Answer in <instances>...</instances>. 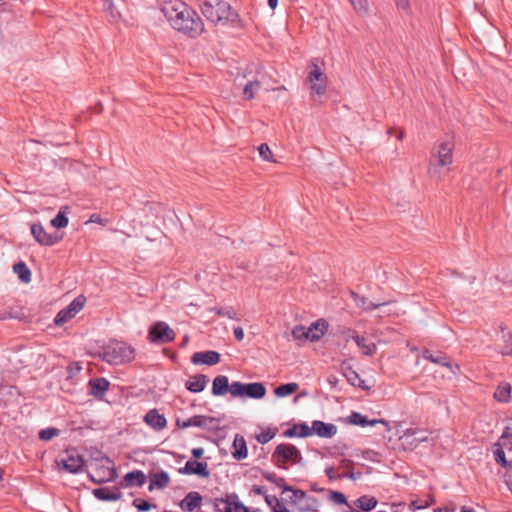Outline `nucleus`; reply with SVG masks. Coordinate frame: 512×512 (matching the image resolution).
I'll use <instances>...</instances> for the list:
<instances>
[{
    "label": "nucleus",
    "instance_id": "obj_1",
    "mask_svg": "<svg viewBox=\"0 0 512 512\" xmlns=\"http://www.w3.org/2000/svg\"><path fill=\"white\" fill-rule=\"evenodd\" d=\"M162 14L173 29L191 38L200 36L204 31L200 16L181 0H164Z\"/></svg>",
    "mask_w": 512,
    "mask_h": 512
},
{
    "label": "nucleus",
    "instance_id": "obj_2",
    "mask_svg": "<svg viewBox=\"0 0 512 512\" xmlns=\"http://www.w3.org/2000/svg\"><path fill=\"white\" fill-rule=\"evenodd\" d=\"M203 15L212 23L234 22L238 15L223 0H204L201 6Z\"/></svg>",
    "mask_w": 512,
    "mask_h": 512
},
{
    "label": "nucleus",
    "instance_id": "obj_3",
    "mask_svg": "<svg viewBox=\"0 0 512 512\" xmlns=\"http://www.w3.org/2000/svg\"><path fill=\"white\" fill-rule=\"evenodd\" d=\"M101 357L110 364H124L134 359V349L125 342L112 341L103 347Z\"/></svg>",
    "mask_w": 512,
    "mask_h": 512
},
{
    "label": "nucleus",
    "instance_id": "obj_4",
    "mask_svg": "<svg viewBox=\"0 0 512 512\" xmlns=\"http://www.w3.org/2000/svg\"><path fill=\"white\" fill-rule=\"evenodd\" d=\"M278 467L287 469V464H299L302 461L301 452L292 444L281 443L272 455Z\"/></svg>",
    "mask_w": 512,
    "mask_h": 512
},
{
    "label": "nucleus",
    "instance_id": "obj_5",
    "mask_svg": "<svg viewBox=\"0 0 512 512\" xmlns=\"http://www.w3.org/2000/svg\"><path fill=\"white\" fill-rule=\"evenodd\" d=\"M230 394L233 397H249L261 399L266 394L265 386L260 382L244 384L241 382H232L230 385Z\"/></svg>",
    "mask_w": 512,
    "mask_h": 512
},
{
    "label": "nucleus",
    "instance_id": "obj_6",
    "mask_svg": "<svg viewBox=\"0 0 512 512\" xmlns=\"http://www.w3.org/2000/svg\"><path fill=\"white\" fill-rule=\"evenodd\" d=\"M308 81L311 84V98L314 102H317L318 98L326 92L327 78L315 62L310 65Z\"/></svg>",
    "mask_w": 512,
    "mask_h": 512
},
{
    "label": "nucleus",
    "instance_id": "obj_7",
    "mask_svg": "<svg viewBox=\"0 0 512 512\" xmlns=\"http://www.w3.org/2000/svg\"><path fill=\"white\" fill-rule=\"evenodd\" d=\"M221 419L208 415H195L183 421L177 420V426L182 429L198 427L207 431H216L220 428Z\"/></svg>",
    "mask_w": 512,
    "mask_h": 512
},
{
    "label": "nucleus",
    "instance_id": "obj_8",
    "mask_svg": "<svg viewBox=\"0 0 512 512\" xmlns=\"http://www.w3.org/2000/svg\"><path fill=\"white\" fill-rule=\"evenodd\" d=\"M284 490L293 493L291 503L299 512H313L318 510L319 501L315 497L306 494L303 490L293 489L288 486L284 487Z\"/></svg>",
    "mask_w": 512,
    "mask_h": 512
},
{
    "label": "nucleus",
    "instance_id": "obj_9",
    "mask_svg": "<svg viewBox=\"0 0 512 512\" xmlns=\"http://www.w3.org/2000/svg\"><path fill=\"white\" fill-rule=\"evenodd\" d=\"M56 463L71 474L79 473L84 466V460L75 448L66 449L56 460Z\"/></svg>",
    "mask_w": 512,
    "mask_h": 512
},
{
    "label": "nucleus",
    "instance_id": "obj_10",
    "mask_svg": "<svg viewBox=\"0 0 512 512\" xmlns=\"http://www.w3.org/2000/svg\"><path fill=\"white\" fill-rule=\"evenodd\" d=\"M496 446L495 461L503 467H512V436L504 431Z\"/></svg>",
    "mask_w": 512,
    "mask_h": 512
},
{
    "label": "nucleus",
    "instance_id": "obj_11",
    "mask_svg": "<svg viewBox=\"0 0 512 512\" xmlns=\"http://www.w3.org/2000/svg\"><path fill=\"white\" fill-rule=\"evenodd\" d=\"M85 304L84 296L76 297L66 308L60 310L55 319L54 323L57 326H61L70 319H72L77 313H79Z\"/></svg>",
    "mask_w": 512,
    "mask_h": 512
},
{
    "label": "nucleus",
    "instance_id": "obj_12",
    "mask_svg": "<svg viewBox=\"0 0 512 512\" xmlns=\"http://www.w3.org/2000/svg\"><path fill=\"white\" fill-rule=\"evenodd\" d=\"M31 234L35 241L42 246H53L62 240L59 233H48L41 223H33L31 225Z\"/></svg>",
    "mask_w": 512,
    "mask_h": 512
},
{
    "label": "nucleus",
    "instance_id": "obj_13",
    "mask_svg": "<svg viewBox=\"0 0 512 512\" xmlns=\"http://www.w3.org/2000/svg\"><path fill=\"white\" fill-rule=\"evenodd\" d=\"M214 508L217 512H248V508L240 502L236 495L215 499Z\"/></svg>",
    "mask_w": 512,
    "mask_h": 512
},
{
    "label": "nucleus",
    "instance_id": "obj_14",
    "mask_svg": "<svg viewBox=\"0 0 512 512\" xmlns=\"http://www.w3.org/2000/svg\"><path fill=\"white\" fill-rule=\"evenodd\" d=\"M451 165L445 160L430 155L427 170L429 178L436 182L443 180L448 175Z\"/></svg>",
    "mask_w": 512,
    "mask_h": 512
},
{
    "label": "nucleus",
    "instance_id": "obj_15",
    "mask_svg": "<svg viewBox=\"0 0 512 512\" xmlns=\"http://www.w3.org/2000/svg\"><path fill=\"white\" fill-rule=\"evenodd\" d=\"M264 86L266 90L270 89V86L267 82V76L263 71H257L256 75L249 79L243 88V95L246 100H251L254 98L256 92L260 90V88Z\"/></svg>",
    "mask_w": 512,
    "mask_h": 512
},
{
    "label": "nucleus",
    "instance_id": "obj_16",
    "mask_svg": "<svg viewBox=\"0 0 512 512\" xmlns=\"http://www.w3.org/2000/svg\"><path fill=\"white\" fill-rule=\"evenodd\" d=\"M454 141L450 138L440 140L432 149V156L453 163Z\"/></svg>",
    "mask_w": 512,
    "mask_h": 512
},
{
    "label": "nucleus",
    "instance_id": "obj_17",
    "mask_svg": "<svg viewBox=\"0 0 512 512\" xmlns=\"http://www.w3.org/2000/svg\"><path fill=\"white\" fill-rule=\"evenodd\" d=\"M402 445L405 448L413 449L418 446L420 442L427 441V437L422 435V432L415 429H407L399 437Z\"/></svg>",
    "mask_w": 512,
    "mask_h": 512
},
{
    "label": "nucleus",
    "instance_id": "obj_18",
    "mask_svg": "<svg viewBox=\"0 0 512 512\" xmlns=\"http://www.w3.org/2000/svg\"><path fill=\"white\" fill-rule=\"evenodd\" d=\"M179 471L181 473L198 475L204 478H207L210 475L207 463L199 462L196 460L187 461L185 466L181 468Z\"/></svg>",
    "mask_w": 512,
    "mask_h": 512
},
{
    "label": "nucleus",
    "instance_id": "obj_19",
    "mask_svg": "<svg viewBox=\"0 0 512 512\" xmlns=\"http://www.w3.org/2000/svg\"><path fill=\"white\" fill-rule=\"evenodd\" d=\"M313 434L322 438H332L336 435L338 429L337 426L332 423H325L320 420L312 422Z\"/></svg>",
    "mask_w": 512,
    "mask_h": 512
},
{
    "label": "nucleus",
    "instance_id": "obj_20",
    "mask_svg": "<svg viewBox=\"0 0 512 512\" xmlns=\"http://www.w3.org/2000/svg\"><path fill=\"white\" fill-rule=\"evenodd\" d=\"M191 361L195 365H215L220 361V354L216 351L196 352Z\"/></svg>",
    "mask_w": 512,
    "mask_h": 512
},
{
    "label": "nucleus",
    "instance_id": "obj_21",
    "mask_svg": "<svg viewBox=\"0 0 512 512\" xmlns=\"http://www.w3.org/2000/svg\"><path fill=\"white\" fill-rule=\"evenodd\" d=\"M348 422L350 424L361 426V427H365L367 425L375 426L376 424H383L388 429H390L389 424L386 420H384V419L368 420L367 417L363 416L362 414H360L358 412L351 413V415L348 417Z\"/></svg>",
    "mask_w": 512,
    "mask_h": 512
},
{
    "label": "nucleus",
    "instance_id": "obj_22",
    "mask_svg": "<svg viewBox=\"0 0 512 512\" xmlns=\"http://www.w3.org/2000/svg\"><path fill=\"white\" fill-rule=\"evenodd\" d=\"M146 483V475L139 470L127 473L121 481L123 487H141Z\"/></svg>",
    "mask_w": 512,
    "mask_h": 512
},
{
    "label": "nucleus",
    "instance_id": "obj_23",
    "mask_svg": "<svg viewBox=\"0 0 512 512\" xmlns=\"http://www.w3.org/2000/svg\"><path fill=\"white\" fill-rule=\"evenodd\" d=\"M202 496L198 492L188 493L180 503V507L184 511L193 512L200 507Z\"/></svg>",
    "mask_w": 512,
    "mask_h": 512
},
{
    "label": "nucleus",
    "instance_id": "obj_24",
    "mask_svg": "<svg viewBox=\"0 0 512 512\" xmlns=\"http://www.w3.org/2000/svg\"><path fill=\"white\" fill-rule=\"evenodd\" d=\"M90 393L98 398L102 399L109 388V381L105 378H95L89 381Z\"/></svg>",
    "mask_w": 512,
    "mask_h": 512
},
{
    "label": "nucleus",
    "instance_id": "obj_25",
    "mask_svg": "<svg viewBox=\"0 0 512 512\" xmlns=\"http://www.w3.org/2000/svg\"><path fill=\"white\" fill-rule=\"evenodd\" d=\"M116 476V471L112 467L102 468L96 471L95 474H89V478L96 484L112 481Z\"/></svg>",
    "mask_w": 512,
    "mask_h": 512
},
{
    "label": "nucleus",
    "instance_id": "obj_26",
    "mask_svg": "<svg viewBox=\"0 0 512 512\" xmlns=\"http://www.w3.org/2000/svg\"><path fill=\"white\" fill-rule=\"evenodd\" d=\"M306 329L308 339L311 341H317L325 334L327 330V323L324 320H318Z\"/></svg>",
    "mask_w": 512,
    "mask_h": 512
},
{
    "label": "nucleus",
    "instance_id": "obj_27",
    "mask_svg": "<svg viewBox=\"0 0 512 512\" xmlns=\"http://www.w3.org/2000/svg\"><path fill=\"white\" fill-rule=\"evenodd\" d=\"M208 381L209 380H208L207 376L202 375V374L196 375L194 377H191L186 382V388L193 393H199L205 389Z\"/></svg>",
    "mask_w": 512,
    "mask_h": 512
},
{
    "label": "nucleus",
    "instance_id": "obj_28",
    "mask_svg": "<svg viewBox=\"0 0 512 512\" xmlns=\"http://www.w3.org/2000/svg\"><path fill=\"white\" fill-rule=\"evenodd\" d=\"M93 495L101 501H115L121 498V493L113 491L109 487H101L93 490Z\"/></svg>",
    "mask_w": 512,
    "mask_h": 512
},
{
    "label": "nucleus",
    "instance_id": "obj_29",
    "mask_svg": "<svg viewBox=\"0 0 512 512\" xmlns=\"http://www.w3.org/2000/svg\"><path fill=\"white\" fill-rule=\"evenodd\" d=\"M230 385L226 376L220 375L213 380L212 393L216 396L230 392Z\"/></svg>",
    "mask_w": 512,
    "mask_h": 512
},
{
    "label": "nucleus",
    "instance_id": "obj_30",
    "mask_svg": "<svg viewBox=\"0 0 512 512\" xmlns=\"http://www.w3.org/2000/svg\"><path fill=\"white\" fill-rule=\"evenodd\" d=\"M494 398L498 402L510 401L512 399L511 385L507 382L500 383L494 392Z\"/></svg>",
    "mask_w": 512,
    "mask_h": 512
},
{
    "label": "nucleus",
    "instance_id": "obj_31",
    "mask_svg": "<svg viewBox=\"0 0 512 512\" xmlns=\"http://www.w3.org/2000/svg\"><path fill=\"white\" fill-rule=\"evenodd\" d=\"M377 499L372 496L363 495L354 501V506L362 511H372L377 506Z\"/></svg>",
    "mask_w": 512,
    "mask_h": 512
},
{
    "label": "nucleus",
    "instance_id": "obj_32",
    "mask_svg": "<svg viewBox=\"0 0 512 512\" xmlns=\"http://www.w3.org/2000/svg\"><path fill=\"white\" fill-rule=\"evenodd\" d=\"M233 448L234 451L232 452V455L237 460H242L247 457V447L246 442L242 436H235L234 442H233Z\"/></svg>",
    "mask_w": 512,
    "mask_h": 512
},
{
    "label": "nucleus",
    "instance_id": "obj_33",
    "mask_svg": "<svg viewBox=\"0 0 512 512\" xmlns=\"http://www.w3.org/2000/svg\"><path fill=\"white\" fill-rule=\"evenodd\" d=\"M355 304L362 308L363 310H366V311H369V310H372V309H378L380 307H383L386 305V303H373L372 301L368 300L367 298L365 297H362L360 295H358L357 293L355 292H352L351 294Z\"/></svg>",
    "mask_w": 512,
    "mask_h": 512
},
{
    "label": "nucleus",
    "instance_id": "obj_34",
    "mask_svg": "<svg viewBox=\"0 0 512 512\" xmlns=\"http://www.w3.org/2000/svg\"><path fill=\"white\" fill-rule=\"evenodd\" d=\"M352 339L355 341L357 346L362 350L364 355H373L376 352V344L368 342L364 337L357 334L352 335Z\"/></svg>",
    "mask_w": 512,
    "mask_h": 512
},
{
    "label": "nucleus",
    "instance_id": "obj_35",
    "mask_svg": "<svg viewBox=\"0 0 512 512\" xmlns=\"http://www.w3.org/2000/svg\"><path fill=\"white\" fill-rule=\"evenodd\" d=\"M423 357L426 360H429V361H431L433 363H438V364H441L444 367H447L451 371V373L454 374V375H456L457 371L459 370V367L457 365L453 366L451 363L447 362L446 359L443 356H441V355L434 356L429 351H426L423 354Z\"/></svg>",
    "mask_w": 512,
    "mask_h": 512
},
{
    "label": "nucleus",
    "instance_id": "obj_36",
    "mask_svg": "<svg viewBox=\"0 0 512 512\" xmlns=\"http://www.w3.org/2000/svg\"><path fill=\"white\" fill-rule=\"evenodd\" d=\"M299 389V385L295 382L287 383L278 386L274 393L277 397H287L293 393H295Z\"/></svg>",
    "mask_w": 512,
    "mask_h": 512
},
{
    "label": "nucleus",
    "instance_id": "obj_37",
    "mask_svg": "<svg viewBox=\"0 0 512 512\" xmlns=\"http://www.w3.org/2000/svg\"><path fill=\"white\" fill-rule=\"evenodd\" d=\"M13 270L18 274L20 280L24 283H29L31 281V272L25 263L19 262L13 266Z\"/></svg>",
    "mask_w": 512,
    "mask_h": 512
},
{
    "label": "nucleus",
    "instance_id": "obj_38",
    "mask_svg": "<svg viewBox=\"0 0 512 512\" xmlns=\"http://www.w3.org/2000/svg\"><path fill=\"white\" fill-rule=\"evenodd\" d=\"M144 421L150 427L160 429V413L157 409L150 410L145 416Z\"/></svg>",
    "mask_w": 512,
    "mask_h": 512
},
{
    "label": "nucleus",
    "instance_id": "obj_39",
    "mask_svg": "<svg viewBox=\"0 0 512 512\" xmlns=\"http://www.w3.org/2000/svg\"><path fill=\"white\" fill-rule=\"evenodd\" d=\"M344 376L351 385L365 388V386L363 385L364 381L359 377L358 373L354 371L352 368H347L344 371Z\"/></svg>",
    "mask_w": 512,
    "mask_h": 512
},
{
    "label": "nucleus",
    "instance_id": "obj_40",
    "mask_svg": "<svg viewBox=\"0 0 512 512\" xmlns=\"http://www.w3.org/2000/svg\"><path fill=\"white\" fill-rule=\"evenodd\" d=\"M69 223V219L64 211L60 210L58 214L50 221V224L57 229L65 228Z\"/></svg>",
    "mask_w": 512,
    "mask_h": 512
},
{
    "label": "nucleus",
    "instance_id": "obj_41",
    "mask_svg": "<svg viewBox=\"0 0 512 512\" xmlns=\"http://www.w3.org/2000/svg\"><path fill=\"white\" fill-rule=\"evenodd\" d=\"M352 8L359 14L366 15L369 12L367 0H348Z\"/></svg>",
    "mask_w": 512,
    "mask_h": 512
},
{
    "label": "nucleus",
    "instance_id": "obj_42",
    "mask_svg": "<svg viewBox=\"0 0 512 512\" xmlns=\"http://www.w3.org/2000/svg\"><path fill=\"white\" fill-rule=\"evenodd\" d=\"M258 152L262 160L273 163L276 162L270 147L266 143H263L258 147Z\"/></svg>",
    "mask_w": 512,
    "mask_h": 512
},
{
    "label": "nucleus",
    "instance_id": "obj_43",
    "mask_svg": "<svg viewBox=\"0 0 512 512\" xmlns=\"http://www.w3.org/2000/svg\"><path fill=\"white\" fill-rule=\"evenodd\" d=\"M502 339L508 344L506 350L503 351L504 354L512 355V336L508 331V328L505 325H500Z\"/></svg>",
    "mask_w": 512,
    "mask_h": 512
},
{
    "label": "nucleus",
    "instance_id": "obj_44",
    "mask_svg": "<svg viewBox=\"0 0 512 512\" xmlns=\"http://www.w3.org/2000/svg\"><path fill=\"white\" fill-rule=\"evenodd\" d=\"M213 311H215L221 317H227L232 320H239L236 311L232 307H222L219 309H213Z\"/></svg>",
    "mask_w": 512,
    "mask_h": 512
},
{
    "label": "nucleus",
    "instance_id": "obj_45",
    "mask_svg": "<svg viewBox=\"0 0 512 512\" xmlns=\"http://www.w3.org/2000/svg\"><path fill=\"white\" fill-rule=\"evenodd\" d=\"M59 435L57 428H46L39 432V438L44 441H49Z\"/></svg>",
    "mask_w": 512,
    "mask_h": 512
},
{
    "label": "nucleus",
    "instance_id": "obj_46",
    "mask_svg": "<svg viewBox=\"0 0 512 512\" xmlns=\"http://www.w3.org/2000/svg\"><path fill=\"white\" fill-rule=\"evenodd\" d=\"M175 332L164 322H162V342H170L174 339Z\"/></svg>",
    "mask_w": 512,
    "mask_h": 512
},
{
    "label": "nucleus",
    "instance_id": "obj_47",
    "mask_svg": "<svg viewBox=\"0 0 512 512\" xmlns=\"http://www.w3.org/2000/svg\"><path fill=\"white\" fill-rule=\"evenodd\" d=\"M149 339L151 342L160 340V322H156L149 331Z\"/></svg>",
    "mask_w": 512,
    "mask_h": 512
},
{
    "label": "nucleus",
    "instance_id": "obj_48",
    "mask_svg": "<svg viewBox=\"0 0 512 512\" xmlns=\"http://www.w3.org/2000/svg\"><path fill=\"white\" fill-rule=\"evenodd\" d=\"M330 498H331L332 501H334L337 504H344L346 506L349 505L347 503V499H346L345 495L343 493H341V492L331 491L330 492Z\"/></svg>",
    "mask_w": 512,
    "mask_h": 512
},
{
    "label": "nucleus",
    "instance_id": "obj_49",
    "mask_svg": "<svg viewBox=\"0 0 512 512\" xmlns=\"http://www.w3.org/2000/svg\"><path fill=\"white\" fill-rule=\"evenodd\" d=\"M292 335L295 339H308L307 329L304 326H296L292 330Z\"/></svg>",
    "mask_w": 512,
    "mask_h": 512
},
{
    "label": "nucleus",
    "instance_id": "obj_50",
    "mask_svg": "<svg viewBox=\"0 0 512 512\" xmlns=\"http://www.w3.org/2000/svg\"><path fill=\"white\" fill-rule=\"evenodd\" d=\"M297 427L299 437H307L313 435L312 425L308 426L307 424H300L297 425Z\"/></svg>",
    "mask_w": 512,
    "mask_h": 512
},
{
    "label": "nucleus",
    "instance_id": "obj_51",
    "mask_svg": "<svg viewBox=\"0 0 512 512\" xmlns=\"http://www.w3.org/2000/svg\"><path fill=\"white\" fill-rule=\"evenodd\" d=\"M133 505L138 509L139 512H144L150 509V503L146 500L135 499Z\"/></svg>",
    "mask_w": 512,
    "mask_h": 512
},
{
    "label": "nucleus",
    "instance_id": "obj_52",
    "mask_svg": "<svg viewBox=\"0 0 512 512\" xmlns=\"http://www.w3.org/2000/svg\"><path fill=\"white\" fill-rule=\"evenodd\" d=\"M274 437L273 433L270 432H263L257 436L258 442L265 444L269 442Z\"/></svg>",
    "mask_w": 512,
    "mask_h": 512
},
{
    "label": "nucleus",
    "instance_id": "obj_53",
    "mask_svg": "<svg viewBox=\"0 0 512 512\" xmlns=\"http://www.w3.org/2000/svg\"><path fill=\"white\" fill-rule=\"evenodd\" d=\"M276 505L273 507V512H291L284 505L280 504L277 498H274Z\"/></svg>",
    "mask_w": 512,
    "mask_h": 512
},
{
    "label": "nucleus",
    "instance_id": "obj_54",
    "mask_svg": "<svg viewBox=\"0 0 512 512\" xmlns=\"http://www.w3.org/2000/svg\"><path fill=\"white\" fill-rule=\"evenodd\" d=\"M396 5L399 9L403 11H407L409 9V1L408 0H395Z\"/></svg>",
    "mask_w": 512,
    "mask_h": 512
},
{
    "label": "nucleus",
    "instance_id": "obj_55",
    "mask_svg": "<svg viewBox=\"0 0 512 512\" xmlns=\"http://www.w3.org/2000/svg\"><path fill=\"white\" fill-rule=\"evenodd\" d=\"M326 475L330 480H336L340 478V476L335 473L334 467L332 466L326 469Z\"/></svg>",
    "mask_w": 512,
    "mask_h": 512
},
{
    "label": "nucleus",
    "instance_id": "obj_56",
    "mask_svg": "<svg viewBox=\"0 0 512 512\" xmlns=\"http://www.w3.org/2000/svg\"><path fill=\"white\" fill-rule=\"evenodd\" d=\"M154 486L160 487V473H154L152 476L150 489Z\"/></svg>",
    "mask_w": 512,
    "mask_h": 512
},
{
    "label": "nucleus",
    "instance_id": "obj_57",
    "mask_svg": "<svg viewBox=\"0 0 512 512\" xmlns=\"http://www.w3.org/2000/svg\"><path fill=\"white\" fill-rule=\"evenodd\" d=\"M287 437H295L298 436V427L297 425L293 426L292 428L288 429L284 433Z\"/></svg>",
    "mask_w": 512,
    "mask_h": 512
},
{
    "label": "nucleus",
    "instance_id": "obj_58",
    "mask_svg": "<svg viewBox=\"0 0 512 512\" xmlns=\"http://www.w3.org/2000/svg\"><path fill=\"white\" fill-rule=\"evenodd\" d=\"M234 336H235V338H236L238 341L243 340V338H244V332H243V329H242L241 327H235V328H234Z\"/></svg>",
    "mask_w": 512,
    "mask_h": 512
},
{
    "label": "nucleus",
    "instance_id": "obj_59",
    "mask_svg": "<svg viewBox=\"0 0 512 512\" xmlns=\"http://www.w3.org/2000/svg\"><path fill=\"white\" fill-rule=\"evenodd\" d=\"M191 453H192L194 458L198 459V458L202 457V455L204 454V449L201 448V447L193 448Z\"/></svg>",
    "mask_w": 512,
    "mask_h": 512
},
{
    "label": "nucleus",
    "instance_id": "obj_60",
    "mask_svg": "<svg viewBox=\"0 0 512 512\" xmlns=\"http://www.w3.org/2000/svg\"><path fill=\"white\" fill-rule=\"evenodd\" d=\"M169 482V476L167 473L162 471V487L168 484Z\"/></svg>",
    "mask_w": 512,
    "mask_h": 512
},
{
    "label": "nucleus",
    "instance_id": "obj_61",
    "mask_svg": "<svg viewBox=\"0 0 512 512\" xmlns=\"http://www.w3.org/2000/svg\"><path fill=\"white\" fill-rule=\"evenodd\" d=\"M268 5L271 9H275L278 5V0H268Z\"/></svg>",
    "mask_w": 512,
    "mask_h": 512
},
{
    "label": "nucleus",
    "instance_id": "obj_62",
    "mask_svg": "<svg viewBox=\"0 0 512 512\" xmlns=\"http://www.w3.org/2000/svg\"><path fill=\"white\" fill-rule=\"evenodd\" d=\"M436 512H454V509H450L448 507L438 508Z\"/></svg>",
    "mask_w": 512,
    "mask_h": 512
},
{
    "label": "nucleus",
    "instance_id": "obj_63",
    "mask_svg": "<svg viewBox=\"0 0 512 512\" xmlns=\"http://www.w3.org/2000/svg\"><path fill=\"white\" fill-rule=\"evenodd\" d=\"M505 432L512 436V421L510 424L506 427Z\"/></svg>",
    "mask_w": 512,
    "mask_h": 512
},
{
    "label": "nucleus",
    "instance_id": "obj_64",
    "mask_svg": "<svg viewBox=\"0 0 512 512\" xmlns=\"http://www.w3.org/2000/svg\"><path fill=\"white\" fill-rule=\"evenodd\" d=\"M506 484L510 490V492L512 493V477H510L507 481H506Z\"/></svg>",
    "mask_w": 512,
    "mask_h": 512
}]
</instances>
